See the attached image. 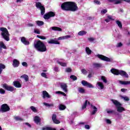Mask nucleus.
Instances as JSON below:
<instances>
[{
  "label": "nucleus",
  "instance_id": "2eb2a0df",
  "mask_svg": "<svg viewBox=\"0 0 130 130\" xmlns=\"http://www.w3.org/2000/svg\"><path fill=\"white\" fill-rule=\"evenodd\" d=\"M42 98L43 99H45V98H51V96L48 94L47 91L44 90L42 92Z\"/></svg>",
  "mask_w": 130,
  "mask_h": 130
},
{
  "label": "nucleus",
  "instance_id": "69168bd1",
  "mask_svg": "<svg viewBox=\"0 0 130 130\" xmlns=\"http://www.w3.org/2000/svg\"><path fill=\"white\" fill-rule=\"evenodd\" d=\"M106 2L107 3H110L111 4H113V0H106Z\"/></svg>",
  "mask_w": 130,
  "mask_h": 130
},
{
  "label": "nucleus",
  "instance_id": "39448f33",
  "mask_svg": "<svg viewBox=\"0 0 130 130\" xmlns=\"http://www.w3.org/2000/svg\"><path fill=\"white\" fill-rule=\"evenodd\" d=\"M36 7L37 9H39L41 11V15H44L45 14V8L40 2L36 3Z\"/></svg>",
  "mask_w": 130,
  "mask_h": 130
},
{
  "label": "nucleus",
  "instance_id": "cd10ccee",
  "mask_svg": "<svg viewBox=\"0 0 130 130\" xmlns=\"http://www.w3.org/2000/svg\"><path fill=\"white\" fill-rule=\"evenodd\" d=\"M85 51L88 55H90V54H91L92 53V50H91V49H90V48L88 47H86Z\"/></svg>",
  "mask_w": 130,
  "mask_h": 130
},
{
  "label": "nucleus",
  "instance_id": "4d7b16f0",
  "mask_svg": "<svg viewBox=\"0 0 130 130\" xmlns=\"http://www.w3.org/2000/svg\"><path fill=\"white\" fill-rule=\"evenodd\" d=\"M0 93L1 94H5L6 93V91H5L3 88H1L0 89Z\"/></svg>",
  "mask_w": 130,
  "mask_h": 130
},
{
  "label": "nucleus",
  "instance_id": "aec40b11",
  "mask_svg": "<svg viewBox=\"0 0 130 130\" xmlns=\"http://www.w3.org/2000/svg\"><path fill=\"white\" fill-rule=\"evenodd\" d=\"M114 21V19H113L112 16L111 15H108L107 18L105 20V22L106 23H109V22H110V21Z\"/></svg>",
  "mask_w": 130,
  "mask_h": 130
},
{
  "label": "nucleus",
  "instance_id": "4c0bfd02",
  "mask_svg": "<svg viewBox=\"0 0 130 130\" xmlns=\"http://www.w3.org/2000/svg\"><path fill=\"white\" fill-rule=\"evenodd\" d=\"M120 98H121V99H123L124 101H129V98H128V97L127 96L120 95Z\"/></svg>",
  "mask_w": 130,
  "mask_h": 130
},
{
  "label": "nucleus",
  "instance_id": "5701e85b",
  "mask_svg": "<svg viewBox=\"0 0 130 130\" xmlns=\"http://www.w3.org/2000/svg\"><path fill=\"white\" fill-rule=\"evenodd\" d=\"M13 85L16 88H21V87H22L21 84H20V82H19L18 81H14L13 82Z\"/></svg>",
  "mask_w": 130,
  "mask_h": 130
},
{
  "label": "nucleus",
  "instance_id": "de8ad7c7",
  "mask_svg": "<svg viewBox=\"0 0 130 130\" xmlns=\"http://www.w3.org/2000/svg\"><path fill=\"white\" fill-rule=\"evenodd\" d=\"M81 72L84 75H87V74H88V71L85 69H82Z\"/></svg>",
  "mask_w": 130,
  "mask_h": 130
},
{
  "label": "nucleus",
  "instance_id": "774afa93",
  "mask_svg": "<svg viewBox=\"0 0 130 130\" xmlns=\"http://www.w3.org/2000/svg\"><path fill=\"white\" fill-rule=\"evenodd\" d=\"M87 107V106L86 105H84V104L82 106V109H85Z\"/></svg>",
  "mask_w": 130,
  "mask_h": 130
},
{
  "label": "nucleus",
  "instance_id": "2f4dec72",
  "mask_svg": "<svg viewBox=\"0 0 130 130\" xmlns=\"http://www.w3.org/2000/svg\"><path fill=\"white\" fill-rule=\"evenodd\" d=\"M36 23H37V25H38V26H42L44 25V22L42 21L38 20L36 21Z\"/></svg>",
  "mask_w": 130,
  "mask_h": 130
},
{
  "label": "nucleus",
  "instance_id": "1a4fd4ad",
  "mask_svg": "<svg viewBox=\"0 0 130 130\" xmlns=\"http://www.w3.org/2000/svg\"><path fill=\"white\" fill-rule=\"evenodd\" d=\"M70 11H71V12H76L78 10V6H77V4L74 2H70Z\"/></svg>",
  "mask_w": 130,
  "mask_h": 130
},
{
  "label": "nucleus",
  "instance_id": "ea45409f",
  "mask_svg": "<svg viewBox=\"0 0 130 130\" xmlns=\"http://www.w3.org/2000/svg\"><path fill=\"white\" fill-rule=\"evenodd\" d=\"M57 63L59 64L60 66H67V63L61 62L60 61H57Z\"/></svg>",
  "mask_w": 130,
  "mask_h": 130
},
{
  "label": "nucleus",
  "instance_id": "412c9836",
  "mask_svg": "<svg viewBox=\"0 0 130 130\" xmlns=\"http://www.w3.org/2000/svg\"><path fill=\"white\" fill-rule=\"evenodd\" d=\"M48 43L49 44H60L59 42L55 40H51Z\"/></svg>",
  "mask_w": 130,
  "mask_h": 130
},
{
  "label": "nucleus",
  "instance_id": "c9c22d12",
  "mask_svg": "<svg viewBox=\"0 0 130 130\" xmlns=\"http://www.w3.org/2000/svg\"><path fill=\"white\" fill-rule=\"evenodd\" d=\"M78 92H79L81 94H84L85 93V89L83 88L79 87L78 88Z\"/></svg>",
  "mask_w": 130,
  "mask_h": 130
},
{
  "label": "nucleus",
  "instance_id": "864d4df0",
  "mask_svg": "<svg viewBox=\"0 0 130 130\" xmlns=\"http://www.w3.org/2000/svg\"><path fill=\"white\" fill-rule=\"evenodd\" d=\"M105 121L108 124H111V121L110 120L107 119L105 120Z\"/></svg>",
  "mask_w": 130,
  "mask_h": 130
},
{
  "label": "nucleus",
  "instance_id": "6ab92c4d",
  "mask_svg": "<svg viewBox=\"0 0 130 130\" xmlns=\"http://www.w3.org/2000/svg\"><path fill=\"white\" fill-rule=\"evenodd\" d=\"M117 82L120 85H130V81H121V80H118Z\"/></svg>",
  "mask_w": 130,
  "mask_h": 130
},
{
  "label": "nucleus",
  "instance_id": "f8f14e48",
  "mask_svg": "<svg viewBox=\"0 0 130 130\" xmlns=\"http://www.w3.org/2000/svg\"><path fill=\"white\" fill-rule=\"evenodd\" d=\"M81 84L82 85H83V86H84L85 87H87L88 88H94V87L91 83H89V82L85 80H82L81 81Z\"/></svg>",
  "mask_w": 130,
  "mask_h": 130
},
{
  "label": "nucleus",
  "instance_id": "393cba45",
  "mask_svg": "<svg viewBox=\"0 0 130 130\" xmlns=\"http://www.w3.org/2000/svg\"><path fill=\"white\" fill-rule=\"evenodd\" d=\"M42 130H56L55 128H52L49 126H45L42 128Z\"/></svg>",
  "mask_w": 130,
  "mask_h": 130
},
{
  "label": "nucleus",
  "instance_id": "58836bf2",
  "mask_svg": "<svg viewBox=\"0 0 130 130\" xmlns=\"http://www.w3.org/2000/svg\"><path fill=\"white\" fill-rule=\"evenodd\" d=\"M14 119H15L16 121H23V119L21 118V117L19 116L14 117Z\"/></svg>",
  "mask_w": 130,
  "mask_h": 130
},
{
  "label": "nucleus",
  "instance_id": "a18cd8bd",
  "mask_svg": "<svg viewBox=\"0 0 130 130\" xmlns=\"http://www.w3.org/2000/svg\"><path fill=\"white\" fill-rule=\"evenodd\" d=\"M34 32L36 33V34H40V30L38 28H36L34 29Z\"/></svg>",
  "mask_w": 130,
  "mask_h": 130
},
{
  "label": "nucleus",
  "instance_id": "bf43d9fd",
  "mask_svg": "<svg viewBox=\"0 0 130 130\" xmlns=\"http://www.w3.org/2000/svg\"><path fill=\"white\" fill-rule=\"evenodd\" d=\"M122 46V43H119L117 44L116 47H121Z\"/></svg>",
  "mask_w": 130,
  "mask_h": 130
},
{
  "label": "nucleus",
  "instance_id": "13d9d810",
  "mask_svg": "<svg viewBox=\"0 0 130 130\" xmlns=\"http://www.w3.org/2000/svg\"><path fill=\"white\" fill-rule=\"evenodd\" d=\"M84 128H85V129H90V125H85Z\"/></svg>",
  "mask_w": 130,
  "mask_h": 130
},
{
  "label": "nucleus",
  "instance_id": "4be33fe9",
  "mask_svg": "<svg viewBox=\"0 0 130 130\" xmlns=\"http://www.w3.org/2000/svg\"><path fill=\"white\" fill-rule=\"evenodd\" d=\"M34 121L37 124H38V123L41 121V120L40 119V117H38V116H36L34 118Z\"/></svg>",
  "mask_w": 130,
  "mask_h": 130
},
{
  "label": "nucleus",
  "instance_id": "5fc2aeb1",
  "mask_svg": "<svg viewBox=\"0 0 130 130\" xmlns=\"http://www.w3.org/2000/svg\"><path fill=\"white\" fill-rule=\"evenodd\" d=\"M88 40L90 41V42H93L94 40H95V39L94 38H88Z\"/></svg>",
  "mask_w": 130,
  "mask_h": 130
},
{
  "label": "nucleus",
  "instance_id": "052dcab7",
  "mask_svg": "<svg viewBox=\"0 0 130 130\" xmlns=\"http://www.w3.org/2000/svg\"><path fill=\"white\" fill-rule=\"evenodd\" d=\"M86 123L84 122H79L77 125H76V126H79V125H80V124H82V125H84Z\"/></svg>",
  "mask_w": 130,
  "mask_h": 130
},
{
  "label": "nucleus",
  "instance_id": "7c9ffc66",
  "mask_svg": "<svg viewBox=\"0 0 130 130\" xmlns=\"http://www.w3.org/2000/svg\"><path fill=\"white\" fill-rule=\"evenodd\" d=\"M88 78H92V76H93V70L92 69H89L88 70Z\"/></svg>",
  "mask_w": 130,
  "mask_h": 130
},
{
  "label": "nucleus",
  "instance_id": "b1692460",
  "mask_svg": "<svg viewBox=\"0 0 130 130\" xmlns=\"http://www.w3.org/2000/svg\"><path fill=\"white\" fill-rule=\"evenodd\" d=\"M43 104L46 107H48V108H50V107H53L54 105L53 104H49L47 103H43Z\"/></svg>",
  "mask_w": 130,
  "mask_h": 130
},
{
  "label": "nucleus",
  "instance_id": "ddd939ff",
  "mask_svg": "<svg viewBox=\"0 0 130 130\" xmlns=\"http://www.w3.org/2000/svg\"><path fill=\"white\" fill-rule=\"evenodd\" d=\"M91 110L92 111L90 112L91 115H94V114H96V113L97 111H98V109L95 106L93 105H91Z\"/></svg>",
  "mask_w": 130,
  "mask_h": 130
},
{
  "label": "nucleus",
  "instance_id": "6e6552de",
  "mask_svg": "<svg viewBox=\"0 0 130 130\" xmlns=\"http://www.w3.org/2000/svg\"><path fill=\"white\" fill-rule=\"evenodd\" d=\"M55 12L50 11L49 12H48L47 13H46L44 15V19L45 20H49V19H50V18L52 17H55Z\"/></svg>",
  "mask_w": 130,
  "mask_h": 130
},
{
  "label": "nucleus",
  "instance_id": "4468645a",
  "mask_svg": "<svg viewBox=\"0 0 130 130\" xmlns=\"http://www.w3.org/2000/svg\"><path fill=\"white\" fill-rule=\"evenodd\" d=\"M60 88L63 90V92L65 93L68 92V85H67V84L64 83H62L60 84Z\"/></svg>",
  "mask_w": 130,
  "mask_h": 130
},
{
  "label": "nucleus",
  "instance_id": "bb28decb",
  "mask_svg": "<svg viewBox=\"0 0 130 130\" xmlns=\"http://www.w3.org/2000/svg\"><path fill=\"white\" fill-rule=\"evenodd\" d=\"M51 28H52V29H53L54 31H62V29L58 27L53 26Z\"/></svg>",
  "mask_w": 130,
  "mask_h": 130
},
{
  "label": "nucleus",
  "instance_id": "c85d7f7f",
  "mask_svg": "<svg viewBox=\"0 0 130 130\" xmlns=\"http://www.w3.org/2000/svg\"><path fill=\"white\" fill-rule=\"evenodd\" d=\"M87 34V31L85 30L80 31L78 32L79 36H84Z\"/></svg>",
  "mask_w": 130,
  "mask_h": 130
},
{
  "label": "nucleus",
  "instance_id": "a211bd4d",
  "mask_svg": "<svg viewBox=\"0 0 130 130\" xmlns=\"http://www.w3.org/2000/svg\"><path fill=\"white\" fill-rule=\"evenodd\" d=\"M3 49H7V46L5 45L4 42L0 41V52H2V51H3Z\"/></svg>",
  "mask_w": 130,
  "mask_h": 130
},
{
  "label": "nucleus",
  "instance_id": "0e129e2a",
  "mask_svg": "<svg viewBox=\"0 0 130 130\" xmlns=\"http://www.w3.org/2000/svg\"><path fill=\"white\" fill-rule=\"evenodd\" d=\"M24 124H25L26 125H27L28 127H31V124L28 122L24 123Z\"/></svg>",
  "mask_w": 130,
  "mask_h": 130
},
{
  "label": "nucleus",
  "instance_id": "8fccbe9b",
  "mask_svg": "<svg viewBox=\"0 0 130 130\" xmlns=\"http://www.w3.org/2000/svg\"><path fill=\"white\" fill-rule=\"evenodd\" d=\"M94 3L96 5H101V2L98 0H94Z\"/></svg>",
  "mask_w": 130,
  "mask_h": 130
},
{
  "label": "nucleus",
  "instance_id": "09e8293b",
  "mask_svg": "<svg viewBox=\"0 0 130 130\" xmlns=\"http://www.w3.org/2000/svg\"><path fill=\"white\" fill-rule=\"evenodd\" d=\"M41 76L43 78H45V79H47V75H46V73H42Z\"/></svg>",
  "mask_w": 130,
  "mask_h": 130
},
{
  "label": "nucleus",
  "instance_id": "338daca9",
  "mask_svg": "<svg viewBox=\"0 0 130 130\" xmlns=\"http://www.w3.org/2000/svg\"><path fill=\"white\" fill-rule=\"evenodd\" d=\"M58 40H64L63 36L59 37Z\"/></svg>",
  "mask_w": 130,
  "mask_h": 130
},
{
  "label": "nucleus",
  "instance_id": "f03ea898",
  "mask_svg": "<svg viewBox=\"0 0 130 130\" xmlns=\"http://www.w3.org/2000/svg\"><path fill=\"white\" fill-rule=\"evenodd\" d=\"M111 101L115 105L116 110L119 113H122L123 111H125V109L122 107V104H121L119 102L116 100H111Z\"/></svg>",
  "mask_w": 130,
  "mask_h": 130
},
{
  "label": "nucleus",
  "instance_id": "e433bc0d",
  "mask_svg": "<svg viewBox=\"0 0 130 130\" xmlns=\"http://www.w3.org/2000/svg\"><path fill=\"white\" fill-rule=\"evenodd\" d=\"M67 108V107L64 105H60L59 106V110H64Z\"/></svg>",
  "mask_w": 130,
  "mask_h": 130
},
{
  "label": "nucleus",
  "instance_id": "680f3d73",
  "mask_svg": "<svg viewBox=\"0 0 130 130\" xmlns=\"http://www.w3.org/2000/svg\"><path fill=\"white\" fill-rule=\"evenodd\" d=\"M28 27H34V24L31 23H29L27 24Z\"/></svg>",
  "mask_w": 130,
  "mask_h": 130
},
{
  "label": "nucleus",
  "instance_id": "423d86ee",
  "mask_svg": "<svg viewBox=\"0 0 130 130\" xmlns=\"http://www.w3.org/2000/svg\"><path fill=\"white\" fill-rule=\"evenodd\" d=\"M71 2H64L61 5V9L63 11H70Z\"/></svg>",
  "mask_w": 130,
  "mask_h": 130
},
{
  "label": "nucleus",
  "instance_id": "72a5a7b5",
  "mask_svg": "<svg viewBox=\"0 0 130 130\" xmlns=\"http://www.w3.org/2000/svg\"><path fill=\"white\" fill-rule=\"evenodd\" d=\"M19 64H20V62L18 60L16 59L13 60V66H19Z\"/></svg>",
  "mask_w": 130,
  "mask_h": 130
},
{
  "label": "nucleus",
  "instance_id": "e2e57ef3",
  "mask_svg": "<svg viewBox=\"0 0 130 130\" xmlns=\"http://www.w3.org/2000/svg\"><path fill=\"white\" fill-rule=\"evenodd\" d=\"M85 105L87 106V105L88 104L89 105L90 102L88 101V100H86L85 103L84 104Z\"/></svg>",
  "mask_w": 130,
  "mask_h": 130
},
{
  "label": "nucleus",
  "instance_id": "6e6d98bb",
  "mask_svg": "<svg viewBox=\"0 0 130 130\" xmlns=\"http://www.w3.org/2000/svg\"><path fill=\"white\" fill-rule=\"evenodd\" d=\"M66 72L67 73H71V72H72V69L71 68H67L66 69Z\"/></svg>",
  "mask_w": 130,
  "mask_h": 130
},
{
  "label": "nucleus",
  "instance_id": "f3484780",
  "mask_svg": "<svg viewBox=\"0 0 130 130\" xmlns=\"http://www.w3.org/2000/svg\"><path fill=\"white\" fill-rule=\"evenodd\" d=\"M52 120H53V122L56 123V124H58V123H60V121L56 119V115L55 114H53L52 115Z\"/></svg>",
  "mask_w": 130,
  "mask_h": 130
},
{
  "label": "nucleus",
  "instance_id": "c03bdc74",
  "mask_svg": "<svg viewBox=\"0 0 130 130\" xmlns=\"http://www.w3.org/2000/svg\"><path fill=\"white\" fill-rule=\"evenodd\" d=\"M37 37H38V38H40V39H42V40H45V39H46V37L42 36H37Z\"/></svg>",
  "mask_w": 130,
  "mask_h": 130
},
{
  "label": "nucleus",
  "instance_id": "20e7f679",
  "mask_svg": "<svg viewBox=\"0 0 130 130\" xmlns=\"http://www.w3.org/2000/svg\"><path fill=\"white\" fill-rule=\"evenodd\" d=\"M111 72L112 74L114 75H116V76H121L122 77H124V78H128V74L125 71L122 70H116L115 69H113L111 70Z\"/></svg>",
  "mask_w": 130,
  "mask_h": 130
},
{
  "label": "nucleus",
  "instance_id": "9d476101",
  "mask_svg": "<svg viewBox=\"0 0 130 130\" xmlns=\"http://www.w3.org/2000/svg\"><path fill=\"white\" fill-rule=\"evenodd\" d=\"M1 112H8L10 109V107H9V105L7 104H4L1 106Z\"/></svg>",
  "mask_w": 130,
  "mask_h": 130
},
{
  "label": "nucleus",
  "instance_id": "3c124183",
  "mask_svg": "<svg viewBox=\"0 0 130 130\" xmlns=\"http://www.w3.org/2000/svg\"><path fill=\"white\" fill-rule=\"evenodd\" d=\"M101 14H104L107 13V10L106 9H104L101 11Z\"/></svg>",
  "mask_w": 130,
  "mask_h": 130
},
{
  "label": "nucleus",
  "instance_id": "7ed1b4c3",
  "mask_svg": "<svg viewBox=\"0 0 130 130\" xmlns=\"http://www.w3.org/2000/svg\"><path fill=\"white\" fill-rule=\"evenodd\" d=\"M0 31L2 38L6 41H10V33H9L8 29L5 27H0Z\"/></svg>",
  "mask_w": 130,
  "mask_h": 130
},
{
  "label": "nucleus",
  "instance_id": "79ce46f5",
  "mask_svg": "<svg viewBox=\"0 0 130 130\" xmlns=\"http://www.w3.org/2000/svg\"><path fill=\"white\" fill-rule=\"evenodd\" d=\"M70 79H72L73 81H77L78 78L75 75H71L70 76Z\"/></svg>",
  "mask_w": 130,
  "mask_h": 130
},
{
  "label": "nucleus",
  "instance_id": "49530a36",
  "mask_svg": "<svg viewBox=\"0 0 130 130\" xmlns=\"http://www.w3.org/2000/svg\"><path fill=\"white\" fill-rule=\"evenodd\" d=\"M101 80H102V81H103L104 83H107V80L106 79L105 77L102 76Z\"/></svg>",
  "mask_w": 130,
  "mask_h": 130
},
{
  "label": "nucleus",
  "instance_id": "0eeeda50",
  "mask_svg": "<svg viewBox=\"0 0 130 130\" xmlns=\"http://www.w3.org/2000/svg\"><path fill=\"white\" fill-rule=\"evenodd\" d=\"M97 57L101 59V60H103L104 61H107L108 62H110V61H112V58H108V57L105 56L103 55L98 54L96 55Z\"/></svg>",
  "mask_w": 130,
  "mask_h": 130
},
{
  "label": "nucleus",
  "instance_id": "473e14b6",
  "mask_svg": "<svg viewBox=\"0 0 130 130\" xmlns=\"http://www.w3.org/2000/svg\"><path fill=\"white\" fill-rule=\"evenodd\" d=\"M121 0H113V4L114 5H118L119 4H121Z\"/></svg>",
  "mask_w": 130,
  "mask_h": 130
},
{
  "label": "nucleus",
  "instance_id": "f704fd0d",
  "mask_svg": "<svg viewBox=\"0 0 130 130\" xmlns=\"http://www.w3.org/2000/svg\"><path fill=\"white\" fill-rule=\"evenodd\" d=\"M116 23L118 26L119 28L120 29L122 28V24H121V22L119 21V20L116 21Z\"/></svg>",
  "mask_w": 130,
  "mask_h": 130
},
{
  "label": "nucleus",
  "instance_id": "a878e982",
  "mask_svg": "<svg viewBox=\"0 0 130 130\" xmlns=\"http://www.w3.org/2000/svg\"><path fill=\"white\" fill-rule=\"evenodd\" d=\"M21 78H23L25 80V82H28L29 81V77H28V75L26 74H24L21 76Z\"/></svg>",
  "mask_w": 130,
  "mask_h": 130
},
{
  "label": "nucleus",
  "instance_id": "c756f323",
  "mask_svg": "<svg viewBox=\"0 0 130 130\" xmlns=\"http://www.w3.org/2000/svg\"><path fill=\"white\" fill-rule=\"evenodd\" d=\"M97 85H98L99 87H100V89H101V90L104 89V85L102 82H97Z\"/></svg>",
  "mask_w": 130,
  "mask_h": 130
},
{
  "label": "nucleus",
  "instance_id": "603ef678",
  "mask_svg": "<svg viewBox=\"0 0 130 130\" xmlns=\"http://www.w3.org/2000/svg\"><path fill=\"white\" fill-rule=\"evenodd\" d=\"M63 38H64V40L69 39L71 38V36H70V35L64 36H63Z\"/></svg>",
  "mask_w": 130,
  "mask_h": 130
},
{
  "label": "nucleus",
  "instance_id": "9b49d317",
  "mask_svg": "<svg viewBox=\"0 0 130 130\" xmlns=\"http://www.w3.org/2000/svg\"><path fill=\"white\" fill-rule=\"evenodd\" d=\"M3 87L5 89V90L10 91V92H13V91L15 90V88H14L13 86H9L6 84L3 85Z\"/></svg>",
  "mask_w": 130,
  "mask_h": 130
},
{
  "label": "nucleus",
  "instance_id": "37998d69",
  "mask_svg": "<svg viewBox=\"0 0 130 130\" xmlns=\"http://www.w3.org/2000/svg\"><path fill=\"white\" fill-rule=\"evenodd\" d=\"M4 69H6L5 66H0V75L2 74V72H3V70H4Z\"/></svg>",
  "mask_w": 130,
  "mask_h": 130
},
{
  "label": "nucleus",
  "instance_id": "a19ab883",
  "mask_svg": "<svg viewBox=\"0 0 130 130\" xmlns=\"http://www.w3.org/2000/svg\"><path fill=\"white\" fill-rule=\"evenodd\" d=\"M30 109H31V110H32V111H33V112H37V109L34 106H31L30 107Z\"/></svg>",
  "mask_w": 130,
  "mask_h": 130
},
{
  "label": "nucleus",
  "instance_id": "f257e3e1",
  "mask_svg": "<svg viewBox=\"0 0 130 130\" xmlns=\"http://www.w3.org/2000/svg\"><path fill=\"white\" fill-rule=\"evenodd\" d=\"M34 46L36 50L39 51L40 52H45V51L47 50L45 44H44V43L41 41H38L35 43Z\"/></svg>",
  "mask_w": 130,
  "mask_h": 130
},
{
  "label": "nucleus",
  "instance_id": "dca6fc26",
  "mask_svg": "<svg viewBox=\"0 0 130 130\" xmlns=\"http://www.w3.org/2000/svg\"><path fill=\"white\" fill-rule=\"evenodd\" d=\"M20 40L23 44H24V45H29V44H30V42L26 41L25 37H22L20 38Z\"/></svg>",
  "mask_w": 130,
  "mask_h": 130
}]
</instances>
